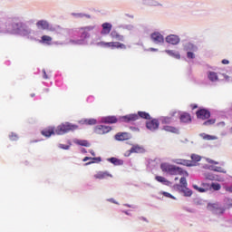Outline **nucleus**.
<instances>
[{
    "label": "nucleus",
    "mask_w": 232,
    "mask_h": 232,
    "mask_svg": "<svg viewBox=\"0 0 232 232\" xmlns=\"http://www.w3.org/2000/svg\"><path fill=\"white\" fill-rule=\"evenodd\" d=\"M41 133L44 137L47 138L52 137V135H57V133L55 132V127H46L41 131Z\"/></svg>",
    "instance_id": "9"
},
{
    "label": "nucleus",
    "mask_w": 232,
    "mask_h": 232,
    "mask_svg": "<svg viewBox=\"0 0 232 232\" xmlns=\"http://www.w3.org/2000/svg\"><path fill=\"white\" fill-rule=\"evenodd\" d=\"M13 30L14 34H23V32H26V27L23 23H14L13 24Z\"/></svg>",
    "instance_id": "8"
},
{
    "label": "nucleus",
    "mask_w": 232,
    "mask_h": 232,
    "mask_svg": "<svg viewBox=\"0 0 232 232\" xmlns=\"http://www.w3.org/2000/svg\"><path fill=\"white\" fill-rule=\"evenodd\" d=\"M92 30H93L92 26L82 27L81 28V31H82L81 38L88 39L90 37V32H92Z\"/></svg>",
    "instance_id": "14"
},
{
    "label": "nucleus",
    "mask_w": 232,
    "mask_h": 232,
    "mask_svg": "<svg viewBox=\"0 0 232 232\" xmlns=\"http://www.w3.org/2000/svg\"><path fill=\"white\" fill-rule=\"evenodd\" d=\"M184 50H186V52H197V46L191 43H188L184 45Z\"/></svg>",
    "instance_id": "27"
},
{
    "label": "nucleus",
    "mask_w": 232,
    "mask_h": 232,
    "mask_svg": "<svg viewBox=\"0 0 232 232\" xmlns=\"http://www.w3.org/2000/svg\"><path fill=\"white\" fill-rule=\"evenodd\" d=\"M121 121L123 122H135V121H139V115L128 114V115L122 116Z\"/></svg>",
    "instance_id": "12"
},
{
    "label": "nucleus",
    "mask_w": 232,
    "mask_h": 232,
    "mask_svg": "<svg viewBox=\"0 0 232 232\" xmlns=\"http://www.w3.org/2000/svg\"><path fill=\"white\" fill-rule=\"evenodd\" d=\"M37 28H41L42 30H48L50 28V24L46 20H39L36 23Z\"/></svg>",
    "instance_id": "18"
},
{
    "label": "nucleus",
    "mask_w": 232,
    "mask_h": 232,
    "mask_svg": "<svg viewBox=\"0 0 232 232\" xmlns=\"http://www.w3.org/2000/svg\"><path fill=\"white\" fill-rule=\"evenodd\" d=\"M144 151V149L140 147L139 145H134L130 150V153H142Z\"/></svg>",
    "instance_id": "26"
},
{
    "label": "nucleus",
    "mask_w": 232,
    "mask_h": 232,
    "mask_svg": "<svg viewBox=\"0 0 232 232\" xmlns=\"http://www.w3.org/2000/svg\"><path fill=\"white\" fill-rule=\"evenodd\" d=\"M10 140H17V139H19V136H17V134L12 132L9 136Z\"/></svg>",
    "instance_id": "42"
},
{
    "label": "nucleus",
    "mask_w": 232,
    "mask_h": 232,
    "mask_svg": "<svg viewBox=\"0 0 232 232\" xmlns=\"http://www.w3.org/2000/svg\"><path fill=\"white\" fill-rule=\"evenodd\" d=\"M215 122H216L215 119H210V120L206 121L203 123V126H211V125L215 124Z\"/></svg>",
    "instance_id": "37"
},
{
    "label": "nucleus",
    "mask_w": 232,
    "mask_h": 232,
    "mask_svg": "<svg viewBox=\"0 0 232 232\" xmlns=\"http://www.w3.org/2000/svg\"><path fill=\"white\" fill-rule=\"evenodd\" d=\"M222 64H229V60H222Z\"/></svg>",
    "instance_id": "47"
},
{
    "label": "nucleus",
    "mask_w": 232,
    "mask_h": 232,
    "mask_svg": "<svg viewBox=\"0 0 232 232\" xmlns=\"http://www.w3.org/2000/svg\"><path fill=\"white\" fill-rule=\"evenodd\" d=\"M102 122H104L105 124H117L118 120L115 116H107L102 118Z\"/></svg>",
    "instance_id": "20"
},
{
    "label": "nucleus",
    "mask_w": 232,
    "mask_h": 232,
    "mask_svg": "<svg viewBox=\"0 0 232 232\" xmlns=\"http://www.w3.org/2000/svg\"><path fill=\"white\" fill-rule=\"evenodd\" d=\"M228 191H230V192L232 193V187H230V188H228Z\"/></svg>",
    "instance_id": "53"
},
{
    "label": "nucleus",
    "mask_w": 232,
    "mask_h": 232,
    "mask_svg": "<svg viewBox=\"0 0 232 232\" xmlns=\"http://www.w3.org/2000/svg\"><path fill=\"white\" fill-rule=\"evenodd\" d=\"M94 161H89L86 163V166H90V164H93Z\"/></svg>",
    "instance_id": "49"
},
{
    "label": "nucleus",
    "mask_w": 232,
    "mask_h": 232,
    "mask_svg": "<svg viewBox=\"0 0 232 232\" xmlns=\"http://www.w3.org/2000/svg\"><path fill=\"white\" fill-rule=\"evenodd\" d=\"M43 73H44V75H43V77H44V79H48V74L46 73V70H43Z\"/></svg>",
    "instance_id": "45"
},
{
    "label": "nucleus",
    "mask_w": 232,
    "mask_h": 232,
    "mask_svg": "<svg viewBox=\"0 0 232 232\" xmlns=\"http://www.w3.org/2000/svg\"><path fill=\"white\" fill-rule=\"evenodd\" d=\"M175 180H179V178H175Z\"/></svg>",
    "instance_id": "56"
},
{
    "label": "nucleus",
    "mask_w": 232,
    "mask_h": 232,
    "mask_svg": "<svg viewBox=\"0 0 232 232\" xmlns=\"http://www.w3.org/2000/svg\"><path fill=\"white\" fill-rule=\"evenodd\" d=\"M102 30L101 32L102 35H108L111 32L112 25L110 23H104L102 24Z\"/></svg>",
    "instance_id": "17"
},
{
    "label": "nucleus",
    "mask_w": 232,
    "mask_h": 232,
    "mask_svg": "<svg viewBox=\"0 0 232 232\" xmlns=\"http://www.w3.org/2000/svg\"><path fill=\"white\" fill-rule=\"evenodd\" d=\"M167 43L169 44H179L180 43V38L178 35L170 34L166 37Z\"/></svg>",
    "instance_id": "15"
},
{
    "label": "nucleus",
    "mask_w": 232,
    "mask_h": 232,
    "mask_svg": "<svg viewBox=\"0 0 232 232\" xmlns=\"http://www.w3.org/2000/svg\"><path fill=\"white\" fill-rule=\"evenodd\" d=\"M76 144L79 146H84L85 148H90V146H92V144H90L86 140H79L76 141Z\"/></svg>",
    "instance_id": "32"
},
{
    "label": "nucleus",
    "mask_w": 232,
    "mask_h": 232,
    "mask_svg": "<svg viewBox=\"0 0 232 232\" xmlns=\"http://www.w3.org/2000/svg\"><path fill=\"white\" fill-rule=\"evenodd\" d=\"M212 207L213 208H218V204H213Z\"/></svg>",
    "instance_id": "51"
},
{
    "label": "nucleus",
    "mask_w": 232,
    "mask_h": 232,
    "mask_svg": "<svg viewBox=\"0 0 232 232\" xmlns=\"http://www.w3.org/2000/svg\"><path fill=\"white\" fill-rule=\"evenodd\" d=\"M150 52H157V49H155V48H150Z\"/></svg>",
    "instance_id": "50"
},
{
    "label": "nucleus",
    "mask_w": 232,
    "mask_h": 232,
    "mask_svg": "<svg viewBox=\"0 0 232 232\" xmlns=\"http://www.w3.org/2000/svg\"><path fill=\"white\" fill-rule=\"evenodd\" d=\"M153 43H155V44H159L160 43H164V36H162V34H160V33H153L150 35Z\"/></svg>",
    "instance_id": "11"
},
{
    "label": "nucleus",
    "mask_w": 232,
    "mask_h": 232,
    "mask_svg": "<svg viewBox=\"0 0 232 232\" xmlns=\"http://www.w3.org/2000/svg\"><path fill=\"white\" fill-rule=\"evenodd\" d=\"M31 97H35V94L34 93L31 94Z\"/></svg>",
    "instance_id": "54"
},
{
    "label": "nucleus",
    "mask_w": 232,
    "mask_h": 232,
    "mask_svg": "<svg viewBox=\"0 0 232 232\" xmlns=\"http://www.w3.org/2000/svg\"><path fill=\"white\" fill-rule=\"evenodd\" d=\"M114 139L116 140H130V139H131V136L130 135V133L128 132H118L115 136Z\"/></svg>",
    "instance_id": "10"
},
{
    "label": "nucleus",
    "mask_w": 232,
    "mask_h": 232,
    "mask_svg": "<svg viewBox=\"0 0 232 232\" xmlns=\"http://www.w3.org/2000/svg\"><path fill=\"white\" fill-rule=\"evenodd\" d=\"M176 111L170 112L169 116H166L162 118V124H169L173 117H175Z\"/></svg>",
    "instance_id": "23"
},
{
    "label": "nucleus",
    "mask_w": 232,
    "mask_h": 232,
    "mask_svg": "<svg viewBox=\"0 0 232 232\" xmlns=\"http://www.w3.org/2000/svg\"><path fill=\"white\" fill-rule=\"evenodd\" d=\"M52 36L43 35L40 43H43L44 44H48L50 46V44H52Z\"/></svg>",
    "instance_id": "25"
},
{
    "label": "nucleus",
    "mask_w": 232,
    "mask_h": 232,
    "mask_svg": "<svg viewBox=\"0 0 232 232\" xmlns=\"http://www.w3.org/2000/svg\"><path fill=\"white\" fill-rule=\"evenodd\" d=\"M87 160H98V162H101V158H90V157H85L82 161L87 162Z\"/></svg>",
    "instance_id": "39"
},
{
    "label": "nucleus",
    "mask_w": 232,
    "mask_h": 232,
    "mask_svg": "<svg viewBox=\"0 0 232 232\" xmlns=\"http://www.w3.org/2000/svg\"><path fill=\"white\" fill-rule=\"evenodd\" d=\"M108 177H113L111 174H110L108 171H99L94 175V179L102 180L104 179H108Z\"/></svg>",
    "instance_id": "16"
},
{
    "label": "nucleus",
    "mask_w": 232,
    "mask_h": 232,
    "mask_svg": "<svg viewBox=\"0 0 232 232\" xmlns=\"http://www.w3.org/2000/svg\"><path fill=\"white\" fill-rule=\"evenodd\" d=\"M165 53H168L170 57H174V59H180V53L175 52L173 50H166Z\"/></svg>",
    "instance_id": "24"
},
{
    "label": "nucleus",
    "mask_w": 232,
    "mask_h": 232,
    "mask_svg": "<svg viewBox=\"0 0 232 232\" xmlns=\"http://www.w3.org/2000/svg\"><path fill=\"white\" fill-rule=\"evenodd\" d=\"M192 188L198 191V193H207V191H210V189L214 191H220V189H222V186L219 183H212L211 185L209 183H201V187L194 184Z\"/></svg>",
    "instance_id": "2"
},
{
    "label": "nucleus",
    "mask_w": 232,
    "mask_h": 232,
    "mask_svg": "<svg viewBox=\"0 0 232 232\" xmlns=\"http://www.w3.org/2000/svg\"><path fill=\"white\" fill-rule=\"evenodd\" d=\"M203 139L205 140H215V136H211V135H208V134H205L204 136H203Z\"/></svg>",
    "instance_id": "40"
},
{
    "label": "nucleus",
    "mask_w": 232,
    "mask_h": 232,
    "mask_svg": "<svg viewBox=\"0 0 232 232\" xmlns=\"http://www.w3.org/2000/svg\"><path fill=\"white\" fill-rule=\"evenodd\" d=\"M179 183H180V188H188V180L186 179V178L184 177L180 178Z\"/></svg>",
    "instance_id": "34"
},
{
    "label": "nucleus",
    "mask_w": 232,
    "mask_h": 232,
    "mask_svg": "<svg viewBox=\"0 0 232 232\" xmlns=\"http://www.w3.org/2000/svg\"><path fill=\"white\" fill-rule=\"evenodd\" d=\"M155 180H157V182L164 184V186H171V181L168 180L166 178L162 176H156Z\"/></svg>",
    "instance_id": "22"
},
{
    "label": "nucleus",
    "mask_w": 232,
    "mask_h": 232,
    "mask_svg": "<svg viewBox=\"0 0 232 232\" xmlns=\"http://www.w3.org/2000/svg\"><path fill=\"white\" fill-rule=\"evenodd\" d=\"M82 124H88L89 126H93L97 124V120L95 119H86L82 121Z\"/></svg>",
    "instance_id": "31"
},
{
    "label": "nucleus",
    "mask_w": 232,
    "mask_h": 232,
    "mask_svg": "<svg viewBox=\"0 0 232 232\" xmlns=\"http://www.w3.org/2000/svg\"><path fill=\"white\" fill-rule=\"evenodd\" d=\"M75 130H79L78 125L63 122L56 127L55 133L56 135H64L65 133H70V131H75Z\"/></svg>",
    "instance_id": "3"
},
{
    "label": "nucleus",
    "mask_w": 232,
    "mask_h": 232,
    "mask_svg": "<svg viewBox=\"0 0 232 232\" xmlns=\"http://www.w3.org/2000/svg\"><path fill=\"white\" fill-rule=\"evenodd\" d=\"M162 195L164 197H167L168 198H172L173 200L176 199V198L173 195H171L169 192H162Z\"/></svg>",
    "instance_id": "41"
},
{
    "label": "nucleus",
    "mask_w": 232,
    "mask_h": 232,
    "mask_svg": "<svg viewBox=\"0 0 232 232\" xmlns=\"http://www.w3.org/2000/svg\"><path fill=\"white\" fill-rule=\"evenodd\" d=\"M59 148H61L62 150H68V148H70V146L64 145V144H60Z\"/></svg>",
    "instance_id": "44"
},
{
    "label": "nucleus",
    "mask_w": 232,
    "mask_h": 232,
    "mask_svg": "<svg viewBox=\"0 0 232 232\" xmlns=\"http://www.w3.org/2000/svg\"><path fill=\"white\" fill-rule=\"evenodd\" d=\"M182 193H184V197H191V195H193V191L188 188V187L183 188Z\"/></svg>",
    "instance_id": "33"
},
{
    "label": "nucleus",
    "mask_w": 232,
    "mask_h": 232,
    "mask_svg": "<svg viewBox=\"0 0 232 232\" xmlns=\"http://www.w3.org/2000/svg\"><path fill=\"white\" fill-rule=\"evenodd\" d=\"M190 108H191V110H197V108H198V105L193 103L190 105Z\"/></svg>",
    "instance_id": "46"
},
{
    "label": "nucleus",
    "mask_w": 232,
    "mask_h": 232,
    "mask_svg": "<svg viewBox=\"0 0 232 232\" xmlns=\"http://www.w3.org/2000/svg\"><path fill=\"white\" fill-rule=\"evenodd\" d=\"M160 169L163 173H167L168 175H184L185 177H189V173H188V171L182 169L180 167H177L169 163H161Z\"/></svg>",
    "instance_id": "1"
},
{
    "label": "nucleus",
    "mask_w": 232,
    "mask_h": 232,
    "mask_svg": "<svg viewBox=\"0 0 232 232\" xmlns=\"http://www.w3.org/2000/svg\"><path fill=\"white\" fill-rule=\"evenodd\" d=\"M90 153L92 155V157H95V151L91 150Z\"/></svg>",
    "instance_id": "48"
},
{
    "label": "nucleus",
    "mask_w": 232,
    "mask_h": 232,
    "mask_svg": "<svg viewBox=\"0 0 232 232\" xmlns=\"http://www.w3.org/2000/svg\"><path fill=\"white\" fill-rule=\"evenodd\" d=\"M210 162H211L212 164H218V162L213 161V160H211Z\"/></svg>",
    "instance_id": "52"
},
{
    "label": "nucleus",
    "mask_w": 232,
    "mask_h": 232,
    "mask_svg": "<svg viewBox=\"0 0 232 232\" xmlns=\"http://www.w3.org/2000/svg\"><path fill=\"white\" fill-rule=\"evenodd\" d=\"M138 117H140V119H145L146 121H150L151 119V116L150 113L146 111H138Z\"/></svg>",
    "instance_id": "29"
},
{
    "label": "nucleus",
    "mask_w": 232,
    "mask_h": 232,
    "mask_svg": "<svg viewBox=\"0 0 232 232\" xmlns=\"http://www.w3.org/2000/svg\"><path fill=\"white\" fill-rule=\"evenodd\" d=\"M141 220H145V222H146V218H141Z\"/></svg>",
    "instance_id": "55"
},
{
    "label": "nucleus",
    "mask_w": 232,
    "mask_h": 232,
    "mask_svg": "<svg viewBox=\"0 0 232 232\" xmlns=\"http://www.w3.org/2000/svg\"><path fill=\"white\" fill-rule=\"evenodd\" d=\"M197 118L201 121H206L211 117V112L207 109H199L196 112Z\"/></svg>",
    "instance_id": "5"
},
{
    "label": "nucleus",
    "mask_w": 232,
    "mask_h": 232,
    "mask_svg": "<svg viewBox=\"0 0 232 232\" xmlns=\"http://www.w3.org/2000/svg\"><path fill=\"white\" fill-rule=\"evenodd\" d=\"M212 171H217L218 173H226V169L222 167H211Z\"/></svg>",
    "instance_id": "35"
},
{
    "label": "nucleus",
    "mask_w": 232,
    "mask_h": 232,
    "mask_svg": "<svg viewBox=\"0 0 232 232\" xmlns=\"http://www.w3.org/2000/svg\"><path fill=\"white\" fill-rule=\"evenodd\" d=\"M191 160H193V162H200L201 158H200V156H198L197 154H192Z\"/></svg>",
    "instance_id": "38"
},
{
    "label": "nucleus",
    "mask_w": 232,
    "mask_h": 232,
    "mask_svg": "<svg viewBox=\"0 0 232 232\" xmlns=\"http://www.w3.org/2000/svg\"><path fill=\"white\" fill-rule=\"evenodd\" d=\"M97 45L102 48H111V50H115V48L126 50V44L120 42H99Z\"/></svg>",
    "instance_id": "4"
},
{
    "label": "nucleus",
    "mask_w": 232,
    "mask_h": 232,
    "mask_svg": "<svg viewBox=\"0 0 232 232\" xmlns=\"http://www.w3.org/2000/svg\"><path fill=\"white\" fill-rule=\"evenodd\" d=\"M111 39H116V41H121V43H124V35L119 34V32L117 31H111Z\"/></svg>",
    "instance_id": "21"
},
{
    "label": "nucleus",
    "mask_w": 232,
    "mask_h": 232,
    "mask_svg": "<svg viewBox=\"0 0 232 232\" xmlns=\"http://www.w3.org/2000/svg\"><path fill=\"white\" fill-rule=\"evenodd\" d=\"M180 122L189 123L191 122V114L188 112H183L179 116Z\"/></svg>",
    "instance_id": "19"
},
{
    "label": "nucleus",
    "mask_w": 232,
    "mask_h": 232,
    "mask_svg": "<svg viewBox=\"0 0 232 232\" xmlns=\"http://www.w3.org/2000/svg\"><path fill=\"white\" fill-rule=\"evenodd\" d=\"M173 163L179 164L181 166H187V167L195 166V164H193V161L188 160H182V159L174 160Z\"/></svg>",
    "instance_id": "13"
},
{
    "label": "nucleus",
    "mask_w": 232,
    "mask_h": 232,
    "mask_svg": "<svg viewBox=\"0 0 232 232\" xmlns=\"http://www.w3.org/2000/svg\"><path fill=\"white\" fill-rule=\"evenodd\" d=\"M187 57L188 59H195V53H193L192 52H188Z\"/></svg>",
    "instance_id": "43"
},
{
    "label": "nucleus",
    "mask_w": 232,
    "mask_h": 232,
    "mask_svg": "<svg viewBox=\"0 0 232 232\" xmlns=\"http://www.w3.org/2000/svg\"><path fill=\"white\" fill-rule=\"evenodd\" d=\"M109 162H111V164H114V166H119L121 164V161L117 158H110Z\"/></svg>",
    "instance_id": "36"
},
{
    "label": "nucleus",
    "mask_w": 232,
    "mask_h": 232,
    "mask_svg": "<svg viewBox=\"0 0 232 232\" xmlns=\"http://www.w3.org/2000/svg\"><path fill=\"white\" fill-rule=\"evenodd\" d=\"M110 131H111V127L106 125H98L94 129V133L97 135H104L110 133Z\"/></svg>",
    "instance_id": "7"
},
{
    "label": "nucleus",
    "mask_w": 232,
    "mask_h": 232,
    "mask_svg": "<svg viewBox=\"0 0 232 232\" xmlns=\"http://www.w3.org/2000/svg\"><path fill=\"white\" fill-rule=\"evenodd\" d=\"M159 126H160V122H159L157 119H152L146 122V128L150 131H157V130H159Z\"/></svg>",
    "instance_id": "6"
},
{
    "label": "nucleus",
    "mask_w": 232,
    "mask_h": 232,
    "mask_svg": "<svg viewBox=\"0 0 232 232\" xmlns=\"http://www.w3.org/2000/svg\"><path fill=\"white\" fill-rule=\"evenodd\" d=\"M163 130L165 131H169V133H179V129L173 127V126H169V125H166L163 127Z\"/></svg>",
    "instance_id": "28"
},
{
    "label": "nucleus",
    "mask_w": 232,
    "mask_h": 232,
    "mask_svg": "<svg viewBox=\"0 0 232 232\" xmlns=\"http://www.w3.org/2000/svg\"><path fill=\"white\" fill-rule=\"evenodd\" d=\"M208 79L212 82H215L216 81H218V75L215 72H208Z\"/></svg>",
    "instance_id": "30"
}]
</instances>
